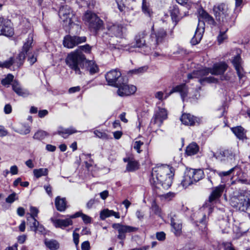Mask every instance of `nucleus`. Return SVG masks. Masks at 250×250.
<instances>
[{"instance_id": "6", "label": "nucleus", "mask_w": 250, "mask_h": 250, "mask_svg": "<svg viewBox=\"0 0 250 250\" xmlns=\"http://www.w3.org/2000/svg\"><path fill=\"white\" fill-rule=\"evenodd\" d=\"M168 37V35L167 29L164 27H159L155 29L154 25H152L151 29L150 38L151 41L153 42L155 48H157L160 44L165 42L167 41Z\"/></svg>"}, {"instance_id": "5", "label": "nucleus", "mask_w": 250, "mask_h": 250, "mask_svg": "<svg viewBox=\"0 0 250 250\" xmlns=\"http://www.w3.org/2000/svg\"><path fill=\"white\" fill-rule=\"evenodd\" d=\"M85 20L88 23V29L96 35L104 28V21L96 14L87 11L84 14Z\"/></svg>"}, {"instance_id": "34", "label": "nucleus", "mask_w": 250, "mask_h": 250, "mask_svg": "<svg viewBox=\"0 0 250 250\" xmlns=\"http://www.w3.org/2000/svg\"><path fill=\"white\" fill-rule=\"evenodd\" d=\"M33 42V34L29 33L28 38L26 39L23 46L21 47V51L26 54H28L29 51L32 48V44Z\"/></svg>"}, {"instance_id": "10", "label": "nucleus", "mask_w": 250, "mask_h": 250, "mask_svg": "<svg viewBox=\"0 0 250 250\" xmlns=\"http://www.w3.org/2000/svg\"><path fill=\"white\" fill-rule=\"evenodd\" d=\"M205 176L203 170L199 169L189 168L187 169L185 172L186 180L188 179L189 183H196L203 179Z\"/></svg>"}, {"instance_id": "30", "label": "nucleus", "mask_w": 250, "mask_h": 250, "mask_svg": "<svg viewBox=\"0 0 250 250\" xmlns=\"http://www.w3.org/2000/svg\"><path fill=\"white\" fill-rule=\"evenodd\" d=\"M30 227V229L34 231L36 233L39 234H46V229L42 224H40L39 222L36 221L35 223L31 222V223L27 225Z\"/></svg>"}, {"instance_id": "39", "label": "nucleus", "mask_w": 250, "mask_h": 250, "mask_svg": "<svg viewBox=\"0 0 250 250\" xmlns=\"http://www.w3.org/2000/svg\"><path fill=\"white\" fill-rule=\"evenodd\" d=\"M142 10L145 15L150 18L153 16V11L150 7L149 3L147 2L146 0H142Z\"/></svg>"}, {"instance_id": "8", "label": "nucleus", "mask_w": 250, "mask_h": 250, "mask_svg": "<svg viewBox=\"0 0 250 250\" xmlns=\"http://www.w3.org/2000/svg\"><path fill=\"white\" fill-rule=\"evenodd\" d=\"M59 16L62 20L64 26L70 27L74 23L73 18L75 15L69 6L67 5L61 6L59 11Z\"/></svg>"}, {"instance_id": "28", "label": "nucleus", "mask_w": 250, "mask_h": 250, "mask_svg": "<svg viewBox=\"0 0 250 250\" xmlns=\"http://www.w3.org/2000/svg\"><path fill=\"white\" fill-rule=\"evenodd\" d=\"M199 146L195 142L189 144L186 147L185 150V155L191 156L197 154L199 151Z\"/></svg>"}, {"instance_id": "14", "label": "nucleus", "mask_w": 250, "mask_h": 250, "mask_svg": "<svg viewBox=\"0 0 250 250\" xmlns=\"http://www.w3.org/2000/svg\"><path fill=\"white\" fill-rule=\"evenodd\" d=\"M180 119L183 125L188 126L198 125L201 122L199 118L188 113H183Z\"/></svg>"}, {"instance_id": "38", "label": "nucleus", "mask_w": 250, "mask_h": 250, "mask_svg": "<svg viewBox=\"0 0 250 250\" xmlns=\"http://www.w3.org/2000/svg\"><path fill=\"white\" fill-rule=\"evenodd\" d=\"M81 217L83 221L85 224H90L92 221V218L89 216L84 214L82 211L75 212L74 214L70 215V218H76Z\"/></svg>"}, {"instance_id": "51", "label": "nucleus", "mask_w": 250, "mask_h": 250, "mask_svg": "<svg viewBox=\"0 0 250 250\" xmlns=\"http://www.w3.org/2000/svg\"><path fill=\"white\" fill-rule=\"evenodd\" d=\"M91 46L88 44H86L83 45L79 46L75 50L80 51L82 54H83V53L90 54L91 53Z\"/></svg>"}, {"instance_id": "13", "label": "nucleus", "mask_w": 250, "mask_h": 250, "mask_svg": "<svg viewBox=\"0 0 250 250\" xmlns=\"http://www.w3.org/2000/svg\"><path fill=\"white\" fill-rule=\"evenodd\" d=\"M167 118V112L166 109L159 107L158 110L154 114L151 119L150 125L151 124H158L161 126L163 124L164 121Z\"/></svg>"}, {"instance_id": "20", "label": "nucleus", "mask_w": 250, "mask_h": 250, "mask_svg": "<svg viewBox=\"0 0 250 250\" xmlns=\"http://www.w3.org/2000/svg\"><path fill=\"white\" fill-rule=\"evenodd\" d=\"M112 227L118 231L119 234H124L126 233L136 232L139 229L138 228L124 225L120 223L113 224Z\"/></svg>"}, {"instance_id": "15", "label": "nucleus", "mask_w": 250, "mask_h": 250, "mask_svg": "<svg viewBox=\"0 0 250 250\" xmlns=\"http://www.w3.org/2000/svg\"><path fill=\"white\" fill-rule=\"evenodd\" d=\"M199 22L198 24L202 25H205V21L207 22L208 24L211 25L212 27L215 26L217 25V22L215 21L213 18L210 15L206 10L201 8L199 9Z\"/></svg>"}, {"instance_id": "62", "label": "nucleus", "mask_w": 250, "mask_h": 250, "mask_svg": "<svg viewBox=\"0 0 250 250\" xmlns=\"http://www.w3.org/2000/svg\"><path fill=\"white\" fill-rule=\"evenodd\" d=\"M135 215L137 218L140 221L143 220L144 218L145 213L141 210H137L135 213Z\"/></svg>"}, {"instance_id": "60", "label": "nucleus", "mask_w": 250, "mask_h": 250, "mask_svg": "<svg viewBox=\"0 0 250 250\" xmlns=\"http://www.w3.org/2000/svg\"><path fill=\"white\" fill-rule=\"evenodd\" d=\"M27 56V61L29 62L31 65H32L34 63H35L37 61V56H35L34 54H32L30 55L28 54Z\"/></svg>"}, {"instance_id": "50", "label": "nucleus", "mask_w": 250, "mask_h": 250, "mask_svg": "<svg viewBox=\"0 0 250 250\" xmlns=\"http://www.w3.org/2000/svg\"><path fill=\"white\" fill-rule=\"evenodd\" d=\"M199 83L203 85L204 82H207L208 83H218V80L217 78H215L212 76H209L208 77H205L203 78L200 79L199 80Z\"/></svg>"}, {"instance_id": "22", "label": "nucleus", "mask_w": 250, "mask_h": 250, "mask_svg": "<svg viewBox=\"0 0 250 250\" xmlns=\"http://www.w3.org/2000/svg\"><path fill=\"white\" fill-rule=\"evenodd\" d=\"M241 58L239 54L235 56L231 62L236 71L239 79L241 80L245 76L244 70L241 64Z\"/></svg>"}, {"instance_id": "56", "label": "nucleus", "mask_w": 250, "mask_h": 250, "mask_svg": "<svg viewBox=\"0 0 250 250\" xmlns=\"http://www.w3.org/2000/svg\"><path fill=\"white\" fill-rule=\"evenodd\" d=\"M161 193L160 196H158V197H162L164 199L168 200H171L173 199L176 195L175 193L169 191L166 194Z\"/></svg>"}, {"instance_id": "41", "label": "nucleus", "mask_w": 250, "mask_h": 250, "mask_svg": "<svg viewBox=\"0 0 250 250\" xmlns=\"http://www.w3.org/2000/svg\"><path fill=\"white\" fill-rule=\"evenodd\" d=\"M44 244L50 250H57L59 249L60 244L55 240L45 239Z\"/></svg>"}, {"instance_id": "48", "label": "nucleus", "mask_w": 250, "mask_h": 250, "mask_svg": "<svg viewBox=\"0 0 250 250\" xmlns=\"http://www.w3.org/2000/svg\"><path fill=\"white\" fill-rule=\"evenodd\" d=\"M33 173L36 178H39L42 176H47L48 174V170L46 168L35 169L33 170Z\"/></svg>"}, {"instance_id": "4", "label": "nucleus", "mask_w": 250, "mask_h": 250, "mask_svg": "<svg viewBox=\"0 0 250 250\" xmlns=\"http://www.w3.org/2000/svg\"><path fill=\"white\" fill-rule=\"evenodd\" d=\"M230 205L236 210L245 212L250 208V191H245L239 197H231Z\"/></svg>"}, {"instance_id": "52", "label": "nucleus", "mask_w": 250, "mask_h": 250, "mask_svg": "<svg viewBox=\"0 0 250 250\" xmlns=\"http://www.w3.org/2000/svg\"><path fill=\"white\" fill-rule=\"evenodd\" d=\"M30 127L28 125H22L20 128L16 130L17 132L21 135H26L30 132Z\"/></svg>"}, {"instance_id": "19", "label": "nucleus", "mask_w": 250, "mask_h": 250, "mask_svg": "<svg viewBox=\"0 0 250 250\" xmlns=\"http://www.w3.org/2000/svg\"><path fill=\"white\" fill-rule=\"evenodd\" d=\"M228 67V64L224 61L214 63L211 67V74L215 76L223 75Z\"/></svg>"}, {"instance_id": "35", "label": "nucleus", "mask_w": 250, "mask_h": 250, "mask_svg": "<svg viewBox=\"0 0 250 250\" xmlns=\"http://www.w3.org/2000/svg\"><path fill=\"white\" fill-rule=\"evenodd\" d=\"M30 213H28L27 216V225L33 222L36 223V221H37L36 218L38 217V213L39 212V209L35 207L30 206Z\"/></svg>"}, {"instance_id": "23", "label": "nucleus", "mask_w": 250, "mask_h": 250, "mask_svg": "<svg viewBox=\"0 0 250 250\" xmlns=\"http://www.w3.org/2000/svg\"><path fill=\"white\" fill-rule=\"evenodd\" d=\"M230 129L238 140L242 141L248 140L247 136V130L241 125L230 127Z\"/></svg>"}, {"instance_id": "44", "label": "nucleus", "mask_w": 250, "mask_h": 250, "mask_svg": "<svg viewBox=\"0 0 250 250\" xmlns=\"http://www.w3.org/2000/svg\"><path fill=\"white\" fill-rule=\"evenodd\" d=\"M148 69L147 66H143L140 67L138 68H135L129 70L127 74L130 76H133L134 75H140L144 73L147 71Z\"/></svg>"}, {"instance_id": "57", "label": "nucleus", "mask_w": 250, "mask_h": 250, "mask_svg": "<svg viewBox=\"0 0 250 250\" xmlns=\"http://www.w3.org/2000/svg\"><path fill=\"white\" fill-rule=\"evenodd\" d=\"M73 37L75 39L76 46L79 44L86 42L87 40V38L85 36L80 37L74 35L73 36Z\"/></svg>"}, {"instance_id": "1", "label": "nucleus", "mask_w": 250, "mask_h": 250, "mask_svg": "<svg viewBox=\"0 0 250 250\" xmlns=\"http://www.w3.org/2000/svg\"><path fill=\"white\" fill-rule=\"evenodd\" d=\"M174 174V168L169 165L159 167L153 169L150 182L153 193L156 196L164 193L163 189L170 188Z\"/></svg>"}, {"instance_id": "63", "label": "nucleus", "mask_w": 250, "mask_h": 250, "mask_svg": "<svg viewBox=\"0 0 250 250\" xmlns=\"http://www.w3.org/2000/svg\"><path fill=\"white\" fill-rule=\"evenodd\" d=\"M225 250H235L231 243L225 242L223 243Z\"/></svg>"}, {"instance_id": "42", "label": "nucleus", "mask_w": 250, "mask_h": 250, "mask_svg": "<svg viewBox=\"0 0 250 250\" xmlns=\"http://www.w3.org/2000/svg\"><path fill=\"white\" fill-rule=\"evenodd\" d=\"M226 29L224 31H222L223 27L221 28L219 26L220 28V30L219 31V33L217 37V41L218 42V44H221L227 40L228 38V35L226 34V33L228 32L229 30V27H225Z\"/></svg>"}, {"instance_id": "37", "label": "nucleus", "mask_w": 250, "mask_h": 250, "mask_svg": "<svg viewBox=\"0 0 250 250\" xmlns=\"http://www.w3.org/2000/svg\"><path fill=\"white\" fill-rule=\"evenodd\" d=\"M63 45L67 48H73L76 46L75 39L73 36L67 35L63 38Z\"/></svg>"}, {"instance_id": "55", "label": "nucleus", "mask_w": 250, "mask_h": 250, "mask_svg": "<svg viewBox=\"0 0 250 250\" xmlns=\"http://www.w3.org/2000/svg\"><path fill=\"white\" fill-rule=\"evenodd\" d=\"M143 145L144 142L141 141H136L134 143L133 148L136 150L138 153H141L142 152L141 147Z\"/></svg>"}, {"instance_id": "16", "label": "nucleus", "mask_w": 250, "mask_h": 250, "mask_svg": "<svg viewBox=\"0 0 250 250\" xmlns=\"http://www.w3.org/2000/svg\"><path fill=\"white\" fill-rule=\"evenodd\" d=\"M124 162L127 163L125 172H135L140 168V164L138 160L135 159L133 156H129L124 158Z\"/></svg>"}, {"instance_id": "9", "label": "nucleus", "mask_w": 250, "mask_h": 250, "mask_svg": "<svg viewBox=\"0 0 250 250\" xmlns=\"http://www.w3.org/2000/svg\"><path fill=\"white\" fill-rule=\"evenodd\" d=\"M14 34V30L11 20L0 17V35L11 37Z\"/></svg>"}, {"instance_id": "11", "label": "nucleus", "mask_w": 250, "mask_h": 250, "mask_svg": "<svg viewBox=\"0 0 250 250\" xmlns=\"http://www.w3.org/2000/svg\"><path fill=\"white\" fill-rule=\"evenodd\" d=\"M121 84L117 87V93L120 96H127L134 94L137 90V87L133 85L128 84V79L126 78Z\"/></svg>"}, {"instance_id": "53", "label": "nucleus", "mask_w": 250, "mask_h": 250, "mask_svg": "<svg viewBox=\"0 0 250 250\" xmlns=\"http://www.w3.org/2000/svg\"><path fill=\"white\" fill-rule=\"evenodd\" d=\"M14 79V76L12 74H8L7 76L1 81V83L3 85L10 84Z\"/></svg>"}, {"instance_id": "25", "label": "nucleus", "mask_w": 250, "mask_h": 250, "mask_svg": "<svg viewBox=\"0 0 250 250\" xmlns=\"http://www.w3.org/2000/svg\"><path fill=\"white\" fill-rule=\"evenodd\" d=\"M170 225L171 230L174 234H181L182 229V224L180 220L176 219L175 215L170 217Z\"/></svg>"}, {"instance_id": "58", "label": "nucleus", "mask_w": 250, "mask_h": 250, "mask_svg": "<svg viewBox=\"0 0 250 250\" xmlns=\"http://www.w3.org/2000/svg\"><path fill=\"white\" fill-rule=\"evenodd\" d=\"M235 167L230 168L229 170L226 171H219L217 172L218 175L220 177H226L230 175L234 170Z\"/></svg>"}, {"instance_id": "29", "label": "nucleus", "mask_w": 250, "mask_h": 250, "mask_svg": "<svg viewBox=\"0 0 250 250\" xmlns=\"http://www.w3.org/2000/svg\"><path fill=\"white\" fill-rule=\"evenodd\" d=\"M218 157L220 158L221 161H225L226 159H235V154L232 148H228L221 151Z\"/></svg>"}, {"instance_id": "27", "label": "nucleus", "mask_w": 250, "mask_h": 250, "mask_svg": "<svg viewBox=\"0 0 250 250\" xmlns=\"http://www.w3.org/2000/svg\"><path fill=\"white\" fill-rule=\"evenodd\" d=\"M77 132V130L73 127L65 128L60 126L57 131L54 133V135L58 134L61 136L64 139H66L69 135Z\"/></svg>"}, {"instance_id": "43", "label": "nucleus", "mask_w": 250, "mask_h": 250, "mask_svg": "<svg viewBox=\"0 0 250 250\" xmlns=\"http://www.w3.org/2000/svg\"><path fill=\"white\" fill-rule=\"evenodd\" d=\"M12 86L13 90L19 96L25 97L28 95V93L24 91L17 82H14Z\"/></svg>"}, {"instance_id": "17", "label": "nucleus", "mask_w": 250, "mask_h": 250, "mask_svg": "<svg viewBox=\"0 0 250 250\" xmlns=\"http://www.w3.org/2000/svg\"><path fill=\"white\" fill-rule=\"evenodd\" d=\"M225 188L226 185L224 184H220L218 186L213 188L208 197V202L211 203L218 201L222 196Z\"/></svg>"}, {"instance_id": "7", "label": "nucleus", "mask_w": 250, "mask_h": 250, "mask_svg": "<svg viewBox=\"0 0 250 250\" xmlns=\"http://www.w3.org/2000/svg\"><path fill=\"white\" fill-rule=\"evenodd\" d=\"M105 78L108 85L117 88L123 84L126 77L123 76L119 69L116 68L107 72L105 75Z\"/></svg>"}, {"instance_id": "45", "label": "nucleus", "mask_w": 250, "mask_h": 250, "mask_svg": "<svg viewBox=\"0 0 250 250\" xmlns=\"http://www.w3.org/2000/svg\"><path fill=\"white\" fill-rule=\"evenodd\" d=\"M27 55H28V54H25L21 51L18 54L16 58L15 59L17 61L15 63H16V66L18 68L20 67L23 64Z\"/></svg>"}, {"instance_id": "33", "label": "nucleus", "mask_w": 250, "mask_h": 250, "mask_svg": "<svg viewBox=\"0 0 250 250\" xmlns=\"http://www.w3.org/2000/svg\"><path fill=\"white\" fill-rule=\"evenodd\" d=\"M55 205L57 210L64 211L67 208V201L65 198L57 196L55 200Z\"/></svg>"}, {"instance_id": "31", "label": "nucleus", "mask_w": 250, "mask_h": 250, "mask_svg": "<svg viewBox=\"0 0 250 250\" xmlns=\"http://www.w3.org/2000/svg\"><path fill=\"white\" fill-rule=\"evenodd\" d=\"M71 219L70 217L65 219H56L53 221V225L56 228L64 229L72 225Z\"/></svg>"}, {"instance_id": "46", "label": "nucleus", "mask_w": 250, "mask_h": 250, "mask_svg": "<svg viewBox=\"0 0 250 250\" xmlns=\"http://www.w3.org/2000/svg\"><path fill=\"white\" fill-rule=\"evenodd\" d=\"M209 73L211 74V67H205L202 69H200L198 70L193 71V74L198 77H203L207 76Z\"/></svg>"}, {"instance_id": "61", "label": "nucleus", "mask_w": 250, "mask_h": 250, "mask_svg": "<svg viewBox=\"0 0 250 250\" xmlns=\"http://www.w3.org/2000/svg\"><path fill=\"white\" fill-rule=\"evenodd\" d=\"M94 134L99 138H104L106 136L105 132H102L99 130H96L94 132Z\"/></svg>"}, {"instance_id": "24", "label": "nucleus", "mask_w": 250, "mask_h": 250, "mask_svg": "<svg viewBox=\"0 0 250 250\" xmlns=\"http://www.w3.org/2000/svg\"><path fill=\"white\" fill-rule=\"evenodd\" d=\"M204 31V26H200V25L198 24L195 31L194 35L190 41V43L192 45H195L199 43L203 37Z\"/></svg>"}, {"instance_id": "64", "label": "nucleus", "mask_w": 250, "mask_h": 250, "mask_svg": "<svg viewBox=\"0 0 250 250\" xmlns=\"http://www.w3.org/2000/svg\"><path fill=\"white\" fill-rule=\"evenodd\" d=\"M48 111L46 109L40 110L38 112V116L39 118H42L47 115Z\"/></svg>"}, {"instance_id": "49", "label": "nucleus", "mask_w": 250, "mask_h": 250, "mask_svg": "<svg viewBox=\"0 0 250 250\" xmlns=\"http://www.w3.org/2000/svg\"><path fill=\"white\" fill-rule=\"evenodd\" d=\"M48 136H49V134L47 132L39 130L34 134L33 138L34 139L41 141Z\"/></svg>"}, {"instance_id": "18", "label": "nucleus", "mask_w": 250, "mask_h": 250, "mask_svg": "<svg viewBox=\"0 0 250 250\" xmlns=\"http://www.w3.org/2000/svg\"><path fill=\"white\" fill-rule=\"evenodd\" d=\"M168 12L171 19L172 22L174 23V25H176L186 15H183L180 13L179 7L177 5L170 6L168 9Z\"/></svg>"}, {"instance_id": "12", "label": "nucleus", "mask_w": 250, "mask_h": 250, "mask_svg": "<svg viewBox=\"0 0 250 250\" xmlns=\"http://www.w3.org/2000/svg\"><path fill=\"white\" fill-rule=\"evenodd\" d=\"M207 219L206 215L204 214L199 221L193 222L195 229L200 234H208V233Z\"/></svg>"}, {"instance_id": "26", "label": "nucleus", "mask_w": 250, "mask_h": 250, "mask_svg": "<svg viewBox=\"0 0 250 250\" xmlns=\"http://www.w3.org/2000/svg\"><path fill=\"white\" fill-rule=\"evenodd\" d=\"M175 92H179L182 98L184 99L186 98L188 94V88L186 83H181L173 87L170 91V94Z\"/></svg>"}, {"instance_id": "32", "label": "nucleus", "mask_w": 250, "mask_h": 250, "mask_svg": "<svg viewBox=\"0 0 250 250\" xmlns=\"http://www.w3.org/2000/svg\"><path fill=\"white\" fill-rule=\"evenodd\" d=\"M84 69L88 71L90 75H93L99 71V68L98 65L96 64L95 61L86 60L85 63V66Z\"/></svg>"}, {"instance_id": "2", "label": "nucleus", "mask_w": 250, "mask_h": 250, "mask_svg": "<svg viewBox=\"0 0 250 250\" xmlns=\"http://www.w3.org/2000/svg\"><path fill=\"white\" fill-rule=\"evenodd\" d=\"M213 11L215 19L218 22V25L222 27H229L234 26L238 14L235 11L230 16L228 6L224 3H221L217 6H214Z\"/></svg>"}, {"instance_id": "40", "label": "nucleus", "mask_w": 250, "mask_h": 250, "mask_svg": "<svg viewBox=\"0 0 250 250\" xmlns=\"http://www.w3.org/2000/svg\"><path fill=\"white\" fill-rule=\"evenodd\" d=\"M150 209L154 214L157 215L161 218H163V214L161 208L157 204L155 199L153 200L151 203Z\"/></svg>"}, {"instance_id": "21", "label": "nucleus", "mask_w": 250, "mask_h": 250, "mask_svg": "<svg viewBox=\"0 0 250 250\" xmlns=\"http://www.w3.org/2000/svg\"><path fill=\"white\" fill-rule=\"evenodd\" d=\"M147 35V33L146 30H143L138 32L135 37L134 40L135 43L133 47L136 48L148 47L145 40Z\"/></svg>"}, {"instance_id": "3", "label": "nucleus", "mask_w": 250, "mask_h": 250, "mask_svg": "<svg viewBox=\"0 0 250 250\" xmlns=\"http://www.w3.org/2000/svg\"><path fill=\"white\" fill-rule=\"evenodd\" d=\"M86 60V57L84 54H82L78 50H74L68 54L65 59V62L71 69L81 74L82 73L81 69H84Z\"/></svg>"}, {"instance_id": "47", "label": "nucleus", "mask_w": 250, "mask_h": 250, "mask_svg": "<svg viewBox=\"0 0 250 250\" xmlns=\"http://www.w3.org/2000/svg\"><path fill=\"white\" fill-rule=\"evenodd\" d=\"M15 62V58L12 56L3 62H0V67L2 68H10Z\"/></svg>"}, {"instance_id": "54", "label": "nucleus", "mask_w": 250, "mask_h": 250, "mask_svg": "<svg viewBox=\"0 0 250 250\" xmlns=\"http://www.w3.org/2000/svg\"><path fill=\"white\" fill-rule=\"evenodd\" d=\"M113 210H109L108 209H104L100 212V218L104 220L106 218L112 216Z\"/></svg>"}, {"instance_id": "59", "label": "nucleus", "mask_w": 250, "mask_h": 250, "mask_svg": "<svg viewBox=\"0 0 250 250\" xmlns=\"http://www.w3.org/2000/svg\"><path fill=\"white\" fill-rule=\"evenodd\" d=\"M16 193L15 192H13L10 194L6 198L5 201L7 203L11 204L13 203L16 200Z\"/></svg>"}, {"instance_id": "36", "label": "nucleus", "mask_w": 250, "mask_h": 250, "mask_svg": "<svg viewBox=\"0 0 250 250\" xmlns=\"http://www.w3.org/2000/svg\"><path fill=\"white\" fill-rule=\"evenodd\" d=\"M123 25L122 24H114L110 27L109 31L117 37L123 36Z\"/></svg>"}]
</instances>
